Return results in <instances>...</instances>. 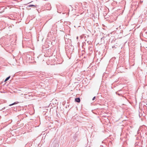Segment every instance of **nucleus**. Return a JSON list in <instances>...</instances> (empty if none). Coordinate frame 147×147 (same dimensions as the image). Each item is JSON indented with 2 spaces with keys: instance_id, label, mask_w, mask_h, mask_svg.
Here are the masks:
<instances>
[{
  "instance_id": "7ed1b4c3",
  "label": "nucleus",
  "mask_w": 147,
  "mask_h": 147,
  "mask_svg": "<svg viewBox=\"0 0 147 147\" xmlns=\"http://www.w3.org/2000/svg\"><path fill=\"white\" fill-rule=\"evenodd\" d=\"M10 76H9V77H7L6 79L5 80V82L7 81L9 79V78H10Z\"/></svg>"
},
{
  "instance_id": "20e7f679",
  "label": "nucleus",
  "mask_w": 147,
  "mask_h": 147,
  "mask_svg": "<svg viewBox=\"0 0 147 147\" xmlns=\"http://www.w3.org/2000/svg\"><path fill=\"white\" fill-rule=\"evenodd\" d=\"M29 7H31V6H35V5H29V6H28Z\"/></svg>"
},
{
  "instance_id": "f257e3e1",
  "label": "nucleus",
  "mask_w": 147,
  "mask_h": 147,
  "mask_svg": "<svg viewBox=\"0 0 147 147\" xmlns=\"http://www.w3.org/2000/svg\"><path fill=\"white\" fill-rule=\"evenodd\" d=\"M75 101L76 102H80V100L79 98H78L75 99Z\"/></svg>"
},
{
  "instance_id": "39448f33",
  "label": "nucleus",
  "mask_w": 147,
  "mask_h": 147,
  "mask_svg": "<svg viewBox=\"0 0 147 147\" xmlns=\"http://www.w3.org/2000/svg\"><path fill=\"white\" fill-rule=\"evenodd\" d=\"M95 97H95V96L93 98H92V100H94L95 99Z\"/></svg>"
},
{
  "instance_id": "f03ea898",
  "label": "nucleus",
  "mask_w": 147,
  "mask_h": 147,
  "mask_svg": "<svg viewBox=\"0 0 147 147\" xmlns=\"http://www.w3.org/2000/svg\"><path fill=\"white\" fill-rule=\"evenodd\" d=\"M18 102H15L14 103H13V104H10L9 105V106H11L12 105H15V104H17V103H18Z\"/></svg>"
}]
</instances>
